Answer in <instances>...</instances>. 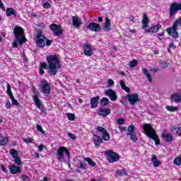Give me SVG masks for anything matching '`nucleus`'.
I'll use <instances>...</instances> for the list:
<instances>
[{
  "label": "nucleus",
  "mask_w": 181,
  "mask_h": 181,
  "mask_svg": "<svg viewBox=\"0 0 181 181\" xmlns=\"http://www.w3.org/2000/svg\"><path fill=\"white\" fill-rule=\"evenodd\" d=\"M13 33L16 37V40L18 42V45H21L26 42V37H25V31L21 26H15L13 29Z\"/></svg>",
  "instance_id": "3"
},
{
  "label": "nucleus",
  "mask_w": 181,
  "mask_h": 181,
  "mask_svg": "<svg viewBox=\"0 0 181 181\" xmlns=\"http://www.w3.org/2000/svg\"><path fill=\"white\" fill-rule=\"evenodd\" d=\"M14 162L16 165H18V166H21V165H22V160H21V158L16 157L14 158Z\"/></svg>",
  "instance_id": "43"
},
{
  "label": "nucleus",
  "mask_w": 181,
  "mask_h": 181,
  "mask_svg": "<svg viewBox=\"0 0 181 181\" xmlns=\"http://www.w3.org/2000/svg\"><path fill=\"white\" fill-rule=\"evenodd\" d=\"M161 136L166 141V142H172V141H173V136L170 134L163 133Z\"/></svg>",
  "instance_id": "22"
},
{
  "label": "nucleus",
  "mask_w": 181,
  "mask_h": 181,
  "mask_svg": "<svg viewBox=\"0 0 181 181\" xmlns=\"http://www.w3.org/2000/svg\"><path fill=\"white\" fill-rule=\"evenodd\" d=\"M47 69V64L46 62H40L39 68V74L41 76L45 74V70Z\"/></svg>",
  "instance_id": "20"
},
{
  "label": "nucleus",
  "mask_w": 181,
  "mask_h": 181,
  "mask_svg": "<svg viewBox=\"0 0 181 181\" xmlns=\"http://www.w3.org/2000/svg\"><path fill=\"white\" fill-rule=\"evenodd\" d=\"M100 104L103 105V107H105V105H108V104H110V100H108L107 98H103L100 100Z\"/></svg>",
  "instance_id": "33"
},
{
  "label": "nucleus",
  "mask_w": 181,
  "mask_h": 181,
  "mask_svg": "<svg viewBox=\"0 0 181 181\" xmlns=\"http://www.w3.org/2000/svg\"><path fill=\"white\" fill-rule=\"evenodd\" d=\"M151 162H153V166L154 168H158L160 165V160H158V158L155 155L152 156Z\"/></svg>",
  "instance_id": "23"
},
{
  "label": "nucleus",
  "mask_w": 181,
  "mask_h": 181,
  "mask_svg": "<svg viewBox=\"0 0 181 181\" xmlns=\"http://www.w3.org/2000/svg\"><path fill=\"white\" fill-rule=\"evenodd\" d=\"M33 101L37 108H38L41 112H45V111H46L45 106H42V102L40 101V99H39V96H37V95L33 96Z\"/></svg>",
  "instance_id": "10"
},
{
  "label": "nucleus",
  "mask_w": 181,
  "mask_h": 181,
  "mask_svg": "<svg viewBox=\"0 0 181 181\" xmlns=\"http://www.w3.org/2000/svg\"><path fill=\"white\" fill-rule=\"evenodd\" d=\"M119 83H120L121 88H122V90H124V91H126V93L131 92V89L129 88H128L127 86H125V82H124V81H120Z\"/></svg>",
  "instance_id": "30"
},
{
  "label": "nucleus",
  "mask_w": 181,
  "mask_h": 181,
  "mask_svg": "<svg viewBox=\"0 0 181 181\" xmlns=\"http://www.w3.org/2000/svg\"><path fill=\"white\" fill-rule=\"evenodd\" d=\"M130 135V139H132V141H134V142H136V141H138V138H136V136H135V133H133Z\"/></svg>",
  "instance_id": "49"
},
{
  "label": "nucleus",
  "mask_w": 181,
  "mask_h": 181,
  "mask_svg": "<svg viewBox=\"0 0 181 181\" xmlns=\"http://www.w3.org/2000/svg\"><path fill=\"white\" fill-rule=\"evenodd\" d=\"M46 36H42V38H39L36 40V45L37 47H40L41 49H43L45 46H46Z\"/></svg>",
  "instance_id": "16"
},
{
  "label": "nucleus",
  "mask_w": 181,
  "mask_h": 181,
  "mask_svg": "<svg viewBox=\"0 0 181 181\" xmlns=\"http://www.w3.org/2000/svg\"><path fill=\"white\" fill-rule=\"evenodd\" d=\"M84 160L88 162V163H89V165H91V158H85Z\"/></svg>",
  "instance_id": "62"
},
{
  "label": "nucleus",
  "mask_w": 181,
  "mask_h": 181,
  "mask_svg": "<svg viewBox=\"0 0 181 181\" xmlns=\"http://www.w3.org/2000/svg\"><path fill=\"white\" fill-rule=\"evenodd\" d=\"M128 132L127 133V135H132V134H134V131H135V126L134 124H131L127 128Z\"/></svg>",
  "instance_id": "31"
},
{
  "label": "nucleus",
  "mask_w": 181,
  "mask_h": 181,
  "mask_svg": "<svg viewBox=\"0 0 181 181\" xmlns=\"http://www.w3.org/2000/svg\"><path fill=\"white\" fill-rule=\"evenodd\" d=\"M165 110H168V111H170V112H175V111H177L179 109L177 107L166 105Z\"/></svg>",
  "instance_id": "34"
},
{
  "label": "nucleus",
  "mask_w": 181,
  "mask_h": 181,
  "mask_svg": "<svg viewBox=\"0 0 181 181\" xmlns=\"http://www.w3.org/2000/svg\"><path fill=\"white\" fill-rule=\"evenodd\" d=\"M171 100L174 103H180L181 95L177 93H174V94L171 95Z\"/></svg>",
  "instance_id": "24"
},
{
  "label": "nucleus",
  "mask_w": 181,
  "mask_h": 181,
  "mask_svg": "<svg viewBox=\"0 0 181 181\" xmlns=\"http://www.w3.org/2000/svg\"><path fill=\"white\" fill-rule=\"evenodd\" d=\"M72 24L75 28H78V26L81 25V23L78 21V18L74 16L72 18Z\"/></svg>",
  "instance_id": "29"
},
{
  "label": "nucleus",
  "mask_w": 181,
  "mask_h": 181,
  "mask_svg": "<svg viewBox=\"0 0 181 181\" xmlns=\"http://www.w3.org/2000/svg\"><path fill=\"white\" fill-rule=\"evenodd\" d=\"M129 21L130 22H135V17H134L133 16H131L129 18Z\"/></svg>",
  "instance_id": "64"
},
{
  "label": "nucleus",
  "mask_w": 181,
  "mask_h": 181,
  "mask_svg": "<svg viewBox=\"0 0 181 181\" xmlns=\"http://www.w3.org/2000/svg\"><path fill=\"white\" fill-rule=\"evenodd\" d=\"M42 84L41 91L43 94L49 95L50 94V91H52V88H50V84L45 79H42L40 81Z\"/></svg>",
  "instance_id": "7"
},
{
  "label": "nucleus",
  "mask_w": 181,
  "mask_h": 181,
  "mask_svg": "<svg viewBox=\"0 0 181 181\" xmlns=\"http://www.w3.org/2000/svg\"><path fill=\"white\" fill-rule=\"evenodd\" d=\"M42 33H43V32H42V30H40L39 32H37V33L36 35V40L42 39V37H43V36H45Z\"/></svg>",
  "instance_id": "47"
},
{
  "label": "nucleus",
  "mask_w": 181,
  "mask_h": 181,
  "mask_svg": "<svg viewBox=\"0 0 181 181\" xmlns=\"http://www.w3.org/2000/svg\"><path fill=\"white\" fill-rule=\"evenodd\" d=\"M119 129L120 132H124L127 131V127L119 126Z\"/></svg>",
  "instance_id": "53"
},
{
  "label": "nucleus",
  "mask_w": 181,
  "mask_h": 181,
  "mask_svg": "<svg viewBox=\"0 0 181 181\" xmlns=\"http://www.w3.org/2000/svg\"><path fill=\"white\" fill-rule=\"evenodd\" d=\"M82 48L85 56H91V45H90V44L86 43Z\"/></svg>",
  "instance_id": "15"
},
{
  "label": "nucleus",
  "mask_w": 181,
  "mask_h": 181,
  "mask_svg": "<svg viewBox=\"0 0 181 181\" xmlns=\"http://www.w3.org/2000/svg\"><path fill=\"white\" fill-rule=\"evenodd\" d=\"M46 61L48 64V74L50 76H56L57 74V69H62L59 57L56 54H50L47 56Z\"/></svg>",
  "instance_id": "1"
},
{
  "label": "nucleus",
  "mask_w": 181,
  "mask_h": 181,
  "mask_svg": "<svg viewBox=\"0 0 181 181\" xmlns=\"http://www.w3.org/2000/svg\"><path fill=\"white\" fill-rule=\"evenodd\" d=\"M169 47H170V49H173V50H175V49H176V45H175V44H173V43H170L169 45Z\"/></svg>",
  "instance_id": "61"
},
{
  "label": "nucleus",
  "mask_w": 181,
  "mask_h": 181,
  "mask_svg": "<svg viewBox=\"0 0 181 181\" xmlns=\"http://www.w3.org/2000/svg\"><path fill=\"white\" fill-rule=\"evenodd\" d=\"M98 100L100 97L96 96L91 99V107L92 108H95L98 105Z\"/></svg>",
  "instance_id": "26"
},
{
  "label": "nucleus",
  "mask_w": 181,
  "mask_h": 181,
  "mask_svg": "<svg viewBox=\"0 0 181 181\" xmlns=\"http://www.w3.org/2000/svg\"><path fill=\"white\" fill-rule=\"evenodd\" d=\"M52 43H53V40H49V38L46 37V40H45L46 46L47 47L52 46Z\"/></svg>",
  "instance_id": "46"
},
{
  "label": "nucleus",
  "mask_w": 181,
  "mask_h": 181,
  "mask_svg": "<svg viewBox=\"0 0 181 181\" xmlns=\"http://www.w3.org/2000/svg\"><path fill=\"white\" fill-rule=\"evenodd\" d=\"M43 149H45V146L42 144H40V146H38V151L40 152H42V151H43Z\"/></svg>",
  "instance_id": "59"
},
{
  "label": "nucleus",
  "mask_w": 181,
  "mask_h": 181,
  "mask_svg": "<svg viewBox=\"0 0 181 181\" xmlns=\"http://www.w3.org/2000/svg\"><path fill=\"white\" fill-rule=\"evenodd\" d=\"M130 105H134L139 101V95L138 93L127 94L126 95Z\"/></svg>",
  "instance_id": "8"
},
{
  "label": "nucleus",
  "mask_w": 181,
  "mask_h": 181,
  "mask_svg": "<svg viewBox=\"0 0 181 181\" xmlns=\"http://www.w3.org/2000/svg\"><path fill=\"white\" fill-rule=\"evenodd\" d=\"M93 144L96 148H98V146H100V144H103V139L98 135H95V134L93 135Z\"/></svg>",
  "instance_id": "18"
},
{
  "label": "nucleus",
  "mask_w": 181,
  "mask_h": 181,
  "mask_svg": "<svg viewBox=\"0 0 181 181\" xmlns=\"http://www.w3.org/2000/svg\"><path fill=\"white\" fill-rule=\"evenodd\" d=\"M124 119H118L117 120V124H118V125H122V124H124Z\"/></svg>",
  "instance_id": "55"
},
{
  "label": "nucleus",
  "mask_w": 181,
  "mask_h": 181,
  "mask_svg": "<svg viewBox=\"0 0 181 181\" xmlns=\"http://www.w3.org/2000/svg\"><path fill=\"white\" fill-rule=\"evenodd\" d=\"M34 158H40V154H39V153L37 152H35L33 155Z\"/></svg>",
  "instance_id": "63"
},
{
  "label": "nucleus",
  "mask_w": 181,
  "mask_h": 181,
  "mask_svg": "<svg viewBox=\"0 0 181 181\" xmlns=\"http://www.w3.org/2000/svg\"><path fill=\"white\" fill-rule=\"evenodd\" d=\"M87 163L84 161H80L79 165H78V169H87Z\"/></svg>",
  "instance_id": "39"
},
{
  "label": "nucleus",
  "mask_w": 181,
  "mask_h": 181,
  "mask_svg": "<svg viewBox=\"0 0 181 181\" xmlns=\"http://www.w3.org/2000/svg\"><path fill=\"white\" fill-rule=\"evenodd\" d=\"M141 23H142L143 29L148 28V24L149 23V19L148 18V16L146 15V13H144L143 15V19L141 21Z\"/></svg>",
  "instance_id": "21"
},
{
  "label": "nucleus",
  "mask_w": 181,
  "mask_h": 181,
  "mask_svg": "<svg viewBox=\"0 0 181 181\" xmlns=\"http://www.w3.org/2000/svg\"><path fill=\"white\" fill-rule=\"evenodd\" d=\"M175 129H176V134H177L179 136H181V127H177Z\"/></svg>",
  "instance_id": "54"
},
{
  "label": "nucleus",
  "mask_w": 181,
  "mask_h": 181,
  "mask_svg": "<svg viewBox=\"0 0 181 181\" xmlns=\"http://www.w3.org/2000/svg\"><path fill=\"white\" fill-rule=\"evenodd\" d=\"M64 153H66L67 158H70V151H69V148L65 146H60L57 152V159L59 162L63 161V159H64Z\"/></svg>",
  "instance_id": "4"
},
{
  "label": "nucleus",
  "mask_w": 181,
  "mask_h": 181,
  "mask_svg": "<svg viewBox=\"0 0 181 181\" xmlns=\"http://www.w3.org/2000/svg\"><path fill=\"white\" fill-rule=\"evenodd\" d=\"M105 155H106L110 163H114V162H118L119 160V155L112 151V150L105 151Z\"/></svg>",
  "instance_id": "5"
},
{
  "label": "nucleus",
  "mask_w": 181,
  "mask_h": 181,
  "mask_svg": "<svg viewBox=\"0 0 181 181\" xmlns=\"http://www.w3.org/2000/svg\"><path fill=\"white\" fill-rule=\"evenodd\" d=\"M0 8L3 11H5V6L4 5V2H2V0H0Z\"/></svg>",
  "instance_id": "60"
},
{
  "label": "nucleus",
  "mask_w": 181,
  "mask_h": 181,
  "mask_svg": "<svg viewBox=\"0 0 181 181\" xmlns=\"http://www.w3.org/2000/svg\"><path fill=\"white\" fill-rule=\"evenodd\" d=\"M67 135L71 138V139H76V135H74V134L68 132Z\"/></svg>",
  "instance_id": "57"
},
{
  "label": "nucleus",
  "mask_w": 181,
  "mask_h": 181,
  "mask_svg": "<svg viewBox=\"0 0 181 181\" xmlns=\"http://www.w3.org/2000/svg\"><path fill=\"white\" fill-rule=\"evenodd\" d=\"M98 114L99 115H101V117H107V115H110V114H111V109H110V108H107V109L100 108V109H99Z\"/></svg>",
  "instance_id": "19"
},
{
  "label": "nucleus",
  "mask_w": 181,
  "mask_h": 181,
  "mask_svg": "<svg viewBox=\"0 0 181 181\" xmlns=\"http://www.w3.org/2000/svg\"><path fill=\"white\" fill-rule=\"evenodd\" d=\"M21 179L23 181H30V179L29 178V177H28L27 175H22L21 176Z\"/></svg>",
  "instance_id": "52"
},
{
  "label": "nucleus",
  "mask_w": 181,
  "mask_h": 181,
  "mask_svg": "<svg viewBox=\"0 0 181 181\" xmlns=\"http://www.w3.org/2000/svg\"><path fill=\"white\" fill-rule=\"evenodd\" d=\"M117 176H127L128 173H127V170H119L117 171Z\"/></svg>",
  "instance_id": "38"
},
{
  "label": "nucleus",
  "mask_w": 181,
  "mask_h": 181,
  "mask_svg": "<svg viewBox=\"0 0 181 181\" xmlns=\"http://www.w3.org/2000/svg\"><path fill=\"white\" fill-rule=\"evenodd\" d=\"M10 155L14 159L15 158H18L19 153L18 152V151L15 150V148H11V149H10Z\"/></svg>",
  "instance_id": "32"
},
{
  "label": "nucleus",
  "mask_w": 181,
  "mask_h": 181,
  "mask_svg": "<svg viewBox=\"0 0 181 181\" xmlns=\"http://www.w3.org/2000/svg\"><path fill=\"white\" fill-rule=\"evenodd\" d=\"M136 66H138V60H136V59L132 60L129 64V67H130V69H133L134 67H136Z\"/></svg>",
  "instance_id": "40"
},
{
  "label": "nucleus",
  "mask_w": 181,
  "mask_h": 181,
  "mask_svg": "<svg viewBox=\"0 0 181 181\" xmlns=\"http://www.w3.org/2000/svg\"><path fill=\"white\" fill-rule=\"evenodd\" d=\"M23 142H25V144H33V139L29 137L23 139Z\"/></svg>",
  "instance_id": "48"
},
{
  "label": "nucleus",
  "mask_w": 181,
  "mask_h": 181,
  "mask_svg": "<svg viewBox=\"0 0 181 181\" xmlns=\"http://www.w3.org/2000/svg\"><path fill=\"white\" fill-rule=\"evenodd\" d=\"M142 71L144 76L147 77L148 82L152 83V78L151 77V74H149V71H148V69L143 68Z\"/></svg>",
  "instance_id": "28"
},
{
  "label": "nucleus",
  "mask_w": 181,
  "mask_h": 181,
  "mask_svg": "<svg viewBox=\"0 0 181 181\" xmlns=\"http://www.w3.org/2000/svg\"><path fill=\"white\" fill-rule=\"evenodd\" d=\"M110 134L108 133L107 131L105 132L103 134V136H102V140L103 139V141H110Z\"/></svg>",
  "instance_id": "35"
},
{
  "label": "nucleus",
  "mask_w": 181,
  "mask_h": 181,
  "mask_svg": "<svg viewBox=\"0 0 181 181\" xmlns=\"http://www.w3.org/2000/svg\"><path fill=\"white\" fill-rule=\"evenodd\" d=\"M91 30L93 32H100V30H101L100 25L95 23H91Z\"/></svg>",
  "instance_id": "27"
},
{
  "label": "nucleus",
  "mask_w": 181,
  "mask_h": 181,
  "mask_svg": "<svg viewBox=\"0 0 181 181\" xmlns=\"http://www.w3.org/2000/svg\"><path fill=\"white\" fill-rule=\"evenodd\" d=\"M167 32L170 36L174 37V39H177L179 37V33H177V26L174 23L173 27L167 29Z\"/></svg>",
  "instance_id": "9"
},
{
  "label": "nucleus",
  "mask_w": 181,
  "mask_h": 181,
  "mask_svg": "<svg viewBox=\"0 0 181 181\" xmlns=\"http://www.w3.org/2000/svg\"><path fill=\"white\" fill-rule=\"evenodd\" d=\"M142 127L146 136L153 139V141H155L156 145H159L160 142L159 140V136L156 135V132L155 129H153V128H152V125H151V124L143 123Z\"/></svg>",
  "instance_id": "2"
},
{
  "label": "nucleus",
  "mask_w": 181,
  "mask_h": 181,
  "mask_svg": "<svg viewBox=\"0 0 181 181\" xmlns=\"http://www.w3.org/2000/svg\"><path fill=\"white\" fill-rule=\"evenodd\" d=\"M36 128H37V131H39V132H40L42 134H45V132L43 131V128L42 127L41 125L37 124Z\"/></svg>",
  "instance_id": "50"
},
{
  "label": "nucleus",
  "mask_w": 181,
  "mask_h": 181,
  "mask_svg": "<svg viewBox=\"0 0 181 181\" xmlns=\"http://www.w3.org/2000/svg\"><path fill=\"white\" fill-rule=\"evenodd\" d=\"M5 107L7 110H10L11 109V101H7L6 105H5Z\"/></svg>",
  "instance_id": "58"
},
{
  "label": "nucleus",
  "mask_w": 181,
  "mask_h": 181,
  "mask_svg": "<svg viewBox=\"0 0 181 181\" xmlns=\"http://www.w3.org/2000/svg\"><path fill=\"white\" fill-rule=\"evenodd\" d=\"M96 131H98V132H101L102 134L105 133L107 130L103 127H100V126H98L96 127Z\"/></svg>",
  "instance_id": "44"
},
{
  "label": "nucleus",
  "mask_w": 181,
  "mask_h": 181,
  "mask_svg": "<svg viewBox=\"0 0 181 181\" xmlns=\"http://www.w3.org/2000/svg\"><path fill=\"white\" fill-rule=\"evenodd\" d=\"M174 23L176 25L177 27L180 26V28H181V17L175 20Z\"/></svg>",
  "instance_id": "45"
},
{
  "label": "nucleus",
  "mask_w": 181,
  "mask_h": 181,
  "mask_svg": "<svg viewBox=\"0 0 181 181\" xmlns=\"http://www.w3.org/2000/svg\"><path fill=\"white\" fill-rule=\"evenodd\" d=\"M8 169L11 175H16V173H22V168L21 167L15 165V164L9 165Z\"/></svg>",
  "instance_id": "11"
},
{
  "label": "nucleus",
  "mask_w": 181,
  "mask_h": 181,
  "mask_svg": "<svg viewBox=\"0 0 181 181\" xmlns=\"http://www.w3.org/2000/svg\"><path fill=\"white\" fill-rule=\"evenodd\" d=\"M43 8H45V9H49L50 8V4L49 2H46L43 4Z\"/></svg>",
  "instance_id": "51"
},
{
  "label": "nucleus",
  "mask_w": 181,
  "mask_h": 181,
  "mask_svg": "<svg viewBox=\"0 0 181 181\" xmlns=\"http://www.w3.org/2000/svg\"><path fill=\"white\" fill-rule=\"evenodd\" d=\"M107 84L109 87H111V86H114V81L112 79H108Z\"/></svg>",
  "instance_id": "56"
},
{
  "label": "nucleus",
  "mask_w": 181,
  "mask_h": 181,
  "mask_svg": "<svg viewBox=\"0 0 181 181\" xmlns=\"http://www.w3.org/2000/svg\"><path fill=\"white\" fill-rule=\"evenodd\" d=\"M161 28H162V25H160V24H158L152 26L150 28L145 29L144 33H156L157 32H159V29H161Z\"/></svg>",
  "instance_id": "12"
},
{
  "label": "nucleus",
  "mask_w": 181,
  "mask_h": 181,
  "mask_svg": "<svg viewBox=\"0 0 181 181\" xmlns=\"http://www.w3.org/2000/svg\"><path fill=\"white\" fill-rule=\"evenodd\" d=\"M66 116L69 121H74V119H76V115H74L73 113H67Z\"/></svg>",
  "instance_id": "42"
},
{
  "label": "nucleus",
  "mask_w": 181,
  "mask_h": 181,
  "mask_svg": "<svg viewBox=\"0 0 181 181\" xmlns=\"http://www.w3.org/2000/svg\"><path fill=\"white\" fill-rule=\"evenodd\" d=\"M50 30L54 32V36H62L63 35V28L56 23H52L50 25Z\"/></svg>",
  "instance_id": "6"
},
{
  "label": "nucleus",
  "mask_w": 181,
  "mask_h": 181,
  "mask_svg": "<svg viewBox=\"0 0 181 181\" xmlns=\"http://www.w3.org/2000/svg\"><path fill=\"white\" fill-rule=\"evenodd\" d=\"M103 30H104V32H110V30H111V21L110 18H105Z\"/></svg>",
  "instance_id": "17"
},
{
  "label": "nucleus",
  "mask_w": 181,
  "mask_h": 181,
  "mask_svg": "<svg viewBox=\"0 0 181 181\" xmlns=\"http://www.w3.org/2000/svg\"><path fill=\"white\" fill-rule=\"evenodd\" d=\"M9 142V138L7 136H2L0 139V145L1 146H6L8 145V143Z\"/></svg>",
  "instance_id": "25"
},
{
  "label": "nucleus",
  "mask_w": 181,
  "mask_h": 181,
  "mask_svg": "<svg viewBox=\"0 0 181 181\" xmlns=\"http://www.w3.org/2000/svg\"><path fill=\"white\" fill-rule=\"evenodd\" d=\"M105 94L107 95V97H110L112 101H117V93L115 90H112V89H108L105 92Z\"/></svg>",
  "instance_id": "13"
},
{
  "label": "nucleus",
  "mask_w": 181,
  "mask_h": 181,
  "mask_svg": "<svg viewBox=\"0 0 181 181\" xmlns=\"http://www.w3.org/2000/svg\"><path fill=\"white\" fill-rule=\"evenodd\" d=\"M173 163H174V165H176V166H180V165H181V155H180L179 156L176 157L174 159Z\"/></svg>",
  "instance_id": "36"
},
{
  "label": "nucleus",
  "mask_w": 181,
  "mask_h": 181,
  "mask_svg": "<svg viewBox=\"0 0 181 181\" xmlns=\"http://www.w3.org/2000/svg\"><path fill=\"white\" fill-rule=\"evenodd\" d=\"M6 15L8 18H9V16H14V18H18V15H19L18 13V11H16V10H15V8H7L6 11Z\"/></svg>",
  "instance_id": "14"
},
{
  "label": "nucleus",
  "mask_w": 181,
  "mask_h": 181,
  "mask_svg": "<svg viewBox=\"0 0 181 181\" xmlns=\"http://www.w3.org/2000/svg\"><path fill=\"white\" fill-rule=\"evenodd\" d=\"M6 94H8L9 98L11 97H13V93H12V89L11 88V84L9 83H7Z\"/></svg>",
  "instance_id": "37"
},
{
  "label": "nucleus",
  "mask_w": 181,
  "mask_h": 181,
  "mask_svg": "<svg viewBox=\"0 0 181 181\" xmlns=\"http://www.w3.org/2000/svg\"><path fill=\"white\" fill-rule=\"evenodd\" d=\"M10 99L11 100L12 105H15L16 107H18L19 105V103L18 102V100L15 99L13 96L10 97Z\"/></svg>",
  "instance_id": "41"
}]
</instances>
